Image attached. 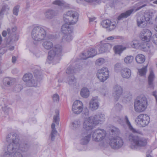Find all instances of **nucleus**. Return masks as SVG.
<instances>
[{
	"label": "nucleus",
	"instance_id": "nucleus-1",
	"mask_svg": "<svg viewBox=\"0 0 157 157\" xmlns=\"http://www.w3.org/2000/svg\"><path fill=\"white\" fill-rule=\"evenodd\" d=\"M6 141L9 144L7 147V151L4 154V157H13V153L16 151L26 152L30 149V145L27 141L19 143V138L16 133H11L6 137Z\"/></svg>",
	"mask_w": 157,
	"mask_h": 157
},
{
	"label": "nucleus",
	"instance_id": "nucleus-2",
	"mask_svg": "<svg viewBox=\"0 0 157 157\" xmlns=\"http://www.w3.org/2000/svg\"><path fill=\"white\" fill-rule=\"evenodd\" d=\"M130 146L131 149L136 150L139 147H144L147 144V140L144 137L138 136H134L132 134L128 137Z\"/></svg>",
	"mask_w": 157,
	"mask_h": 157
},
{
	"label": "nucleus",
	"instance_id": "nucleus-3",
	"mask_svg": "<svg viewBox=\"0 0 157 157\" xmlns=\"http://www.w3.org/2000/svg\"><path fill=\"white\" fill-rule=\"evenodd\" d=\"M79 14L74 8L69 10L63 15L65 22L70 25L75 24L78 21Z\"/></svg>",
	"mask_w": 157,
	"mask_h": 157
},
{
	"label": "nucleus",
	"instance_id": "nucleus-4",
	"mask_svg": "<svg viewBox=\"0 0 157 157\" xmlns=\"http://www.w3.org/2000/svg\"><path fill=\"white\" fill-rule=\"evenodd\" d=\"M147 105V101L146 97L144 95H140L135 100L134 108L135 111L137 113L144 112Z\"/></svg>",
	"mask_w": 157,
	"mask_h": 157
},
{
	"label": "nucleus",
	"instance_id": "nucleus-5",
	"mask_svg": "<svg viewBox=\"0 0 157 157\" xmlns=\"http://www.w3.org/2000/svg\"><path fill=\"white\" fill-rule=\"evenodd\" d=\"M46 32L43 28L39 26L35 27L31 33L32 38L35 40L40 41L44 40L46 37Z\"/></svg>",
	"mask_w": 157,
	"mask_h": 157
},
{
	"label": "nucleus",
	"instance_id": "nucleus-6",
	"mask_svg": "<svg viewBox=\"0 0 157 157\" xmlns=\"http://www.w3.org/2000/svg\"><path fill=\"white\" fill-rule=\"evenodd\" d=\"M62 47L59 45L54 46L52 49L48 52V56L47 60V63H50L51 61L53 59H59L61 55Z\"/></svg>",
	"mask_w": 157,
	"mask_h": 157
},
{
	"label": "nucleus",
	"instance_id": "nucleus-7",
	"mask_svg": "<svg viewBox=\"0 0 157 157\" xmlns=\"http://www.w3.org/2000/svg\"><path fill=\"white\" fill-rule=\"evenodd\" d=\"M140 3L138 2L135 4L133 6V8L128 10L125 13L121 14L118 17L117 19L118 20H121L123 18H126L129 16L133 12H136L142 8L146 6V4H144L140 6Z\"/></svg>",
	"mask_w": 157,
	"mask_h": 157
},
{
	"label": "nucleus",
	"instance_id": "nucleus-8",
	"mask_svg": "<svg viewBox=\"0 0 157 157\" xmlns=\"http://www.w3.org/2000/svg\"><path fill=\"white\" fill-rule=\"evenodd\" d=\"M93 140L96 142L102 141L106 135V131L102 129H97L94 130L91 133Z\"/></svg>",
	"mask_w": 157,
	"mask_h": 157
},
{
	"label": "nucleus",
	"instance_id": "nucleus-9",
	"mask_svg": "<svg viewBox=\"0 0 157 157\" xmlns=\"http://www.w3.org/2000/svg\"><path fill=\"white\" fill-rule=\"evenodd\" d=\"M150 121L149 116L146 114H141L138 116L135 120L136 123L140 127H144L148 125Z\"/></svg>",
	"mask_w": 157,
	"mask_h": 157
},
{
	"label": "nucleus",
	"instance_id": "nucleus-10",
	"mask_svg": "<svg viewBox=\"0 0 157 157\" xmlns=\"http://www.w3.org/2000/svg\"><path fill=\"white\" fill-rule=\"evenodd\" d=\"M124 143L123 140L121 138L117 136L110 139L109 144L112 148L117 149L121 148Z\"/></svg>",
	"mask_w": 157,
	"mask_h": 157
},
{
	"label": "nucleus",
	"instance_id": "nucleus-11",
	"mask_svg": "<svg viewBox=\"0 0 157 157\" xmlns=\"http://www.w3.org/2000/svg\"><path fill=\"white\" fill-rule=\"evenodd\" d=\"M109 74L108 69L103 67L98 70L97 76L101 82H104L108 78Z\"/></svg>",
	"mask_w": 157,
	"mask_h": 157
},
{
	"label": "nucleus",
	"instance_id": "nucleus-12",
	"mask_svg": "<svg viewBox=\"0 0 157 157\" xmlns=\"http://www.w3.org/2000/svg\"><path fill=\"white\" fill-rule=\"evenodd\" d=\"M33 75L30 73L25 74L23 77V80L26 83L27 85L29 86H35L36 84V82L32 79Z\"/></svg>",
	"mask_w": 157,
	"mask_h": 157
},
{
	"label": "nucleus",
	"instance_id": "nucleus-13",
	"mask_svg": "<svg viewBox=\"0 0 157 157\" xmlns=\"http://www.w3.org/2000/svg\"><path fill=\"white\" fill-rule=\"evenodd\" d=\"M89 117L94 125L101 124L102 122L104 121L105 118V115L101 114L96 115Z\"/></svg>",
	"mask_w": 157,
	"mask_h": 157
},
{
	"label": "nucleus",
	"instance_id": "nucleus-14",
	"mask_svg": "<svg viewBox=\"0 0 157 157\" xmlns=\"http://www.w3.org/2000/svg\"><path fill=\"white\" fill-rule=\"evenodd\" d=\"M151 35V33L150 30L144 29L140 33V37L142 40L148 42L150 40Z\"/></svg>",
	"mask_w": 157,
	"mask_h": 157
},
{
	"label": "nucleus",
	"instance_id": "nucleus-15",
	"mask_svg": "<svg viewBox=\"0 0 157 157\" xmlns=\"http://www.w3.org/2000/svg\"><path fill=\"white\" fill-rule=\"evenodd\" d=\"M101 25L103 28L107 29L109 31L113 30L116 26L115 22H112L109 20L103 21L101 22Z\"/></svg>",
	"mask_w": 157,
	"mask_h": 157
},
{
	"label": "nucleus",
	"instance_id": "nucleus-16",
	"mask_svg": "<svg viewBox=\"0 0 157 157\" xmlns=\"http://www.w3.org/2000/svg\"><path fill=\"white\" fill-rule=\"evenodd\" d=\"M123 91V89L120 86L117 85L114 86L113 95L116 101L118 100L122 95Z\"/></svg>",
	"mask_w": 157,
	"mask_h": 157
},
{
	"label": "nucleus",
	"instance_id": "nucleus-17",
	"mask_svg": "<svg viewBox=\"0 0 157 157\" xmlns=\"http://www.w3.org/2000/svg\"><path fill=\"white\" fill-rule=\"evenodd\" d=\"M97 54V51L94 48H91L86 53H82L80 56L81 59H86L89 58L93 57Z\"/></svg>",
	"mask_w": 157,
	"mask_h": 157
},
{
	"label": "nucleus",
	"instance_id": "nucleus-18",
	"mask_svg": "<svg viewBox=\"0 0 157 157\" xmlns=\"http://www.w3.org/2000/svg\"><path fill=\"white\" fill-rule=\"evenodd\" d=\"M99 106V103L98 97H93L90 102V108L92 110L97 109Z\"/></svg>",
	"mask_w": 157,
	"mask_h": 157
},
{
	"label": "nucleus",
	"instance_id": "nucleus-19",
	"mask_svg": "<svg viewBox=\"0 0 157 157\" xmlns=\"http://www.w3.org/2000/svg\"><path fill=\"white\" fill-rule=\"evenodd\" d=\"M94 124L89 117L85 120L83 123V128L86 131H89L92 129L94 127Z\"/></svg>",
	"mask_w": 157,
	"mask_h": 157
},
{
	"label": "nucleus",
	"instance_id": "nucleus-20",
	"mask_svg": "<svg viewBox=\"0 0 157 157\" xmlns=\"http://www.w3.org/2000/svg\"><path fill=\"white\" fill-rule=\"evenodd\" d=\"M155 78V75L152 70H151L148 78L147 88L151 89L153 90L155 85L153 81Z\"/></svg>",
	"mask_w": 157,
	"mask_h": 157
},
{
	"label": "nucleus",
	"instance_id": "nucleus-21",
	"mask_svg": "<svg viewBox=\"0 0 157 157\" xmlns=\"http://www.w3.org/2000/svg\"><path fill=\"white\" fill-rule=\"evenodd\" d=\"M112 48V45L109 44L104 43L101 44L99 48V51L100 53H103L109 52Z\"/></svg>",
	"mask_w": 157,
	"mask_h": 157
},
{
	"label": "nucleus",
	"instance_id": "nucleus-22",
	"mask_svg": "<svg viewBox=\"0 0 157 157\" xmlns=\"http://www.w3.org/2000/svg\"><path fill=\"white\" fill-rule=\"evenodd\" d=\"M69 23H67L62 26L61 31L63 34L71 33L72 32V28L69 25Z\"/></svg>",
	"mask_w": 157,
	"mask_h": 157
},
{
	"label": "nucleus",
	"instance_id": "nucleus-23",
	"mask_svg": "<svg viewBox=\"0 0 157 157\" xmlns=\"http://www.w3.org/2000/svg\"><path fill=\"white\" fill-rule=\"evenodd\" d=\"M137 22L138 26L140 28H144L147 25L146 22L143 15L137 17Z\"/></svg>",
	"mask_w": 157,
	"mask_h": 157
},
{
	"label": "nucleus",
	"instance_id": "nucleus-24",
	"mask_svg": "<svg viewBox=\"0 0 157 157\" xmlns=\"http://www.w3.org/2000/svg\"><path fill=\"white\" fill-rule=\"evenodd\" d=\"M81 139L80 140V143L82 145H86L89 142L90 138V135L85 133L82 134Z\"/></svg>",
	"mask_w": 157,
	"mask_h": 157
},
{
	"label": "nucleus",
	"instance_id": "nucleus-25",
	"mask_svg": "<svg viewBox=\"0 0 157 157\" xmlns=\"http://www.w3.org/2000/svg\"><path fill=\"white\" fill-rule=\"evenodd\" d=\"M121 74L123 78H128L131 75V70L128 68H123L121 70Z\"/></svg>",
	"mask_w": 157,
	"mask_h": 157
},
{
	"label": "nucleus",
	"instance_id": "nucleus-26",
	"mask_svg": "<svg viewBox=\"0 0 157 157\" xmlns=\"http://www.w3.org/2000/svg\"><path fill=\"white\" fill-rule=\"evenodd\" d=\"M76 108H81L82 109H83V105L81 101L76 100L74 102L72 107V110L73 112H77V111H76Z\"/></svg>",
	"mask_w": 157,
	"mask_h": 157
},
{
	"label": "nucleus",
	"instance_id": "nucleus-27",
	"mask_svg": "<svg viewBox=\"0 0 157 157\" xmlns=\"http://www.w3.org/2000/svg\"><path fill=\"white\" fill-rule=\"evenodd\" d=\"M45 17L49 19L53 18L56 15L55 11L52 10H48L45 13Z\"/></svg>",
	"mask_w": 157,
	"mask_h": 157
},
{
	"label": "nucleus",
	"instance_id": "nucleus-28",
	"mask_svg": "<svg viewBox=\"0 0 157 157\" xmlns=\"http://www.w3.org/2000/svg\"><path fill=\"white\" fill-rule=\"evenodd\" d=\"M125 120L130 130L134 133L141 134V132L138 130H136L133 128L131 125L130 122H129L128 118L127 116L125 117Z\"/></svg>",
	"mask_w": 157,
	"mask_h": 157
},
{
	"label": "nucleus",
	"instance_id": "nucleus-29",
	"mask_svg": "<svg viewBox=\"0 0 157 157\" xmlns=\"http://www.w3.org/2000/svg\"><path fill=\"white\" fill-rule=\"evenodd\" d=\"M15 82L16 79L15 78L10 77L5 78L3 79L4 83L7 86L13 85Z\"/></svg>",
	"mask_w": 157,
	"mask_h": 157
},
{
	"label": "nucleus",
	"instance_id": "nucleus-30",
	"mask_svg": "<svg viewBox=\"0 0 157 157\" xmlns=\"http://www.w3.org/2000/svg\"><path fill=\"white\" fill-rule=\"evenodd\" d=\"M80 94L82 97L86 98L89 96L90 92L88 89L84 87L81 90Z\"/></svg>",
	"mask_w": 157,
	"mask_h": 157
},
{
	"label": "nucleus",
	"instance_id": "nucleus-31",
	"mask_svg": "<svg viewBox=\"0 0 157 157\" xmlns=\"http://www.w3.org/2000/svg\"><path fill=\"white\" fill-rule=\"evenodd\" d=\"M55 127V124L53 123L51 125V128L52 129V130L50 135L51 139L52 141L54 140L55 138V137L57 133V132L56 130Z\"/></svg>",
	"mask_w": 157,
	"mask_h": 157
},
{
	"label": "nucleus",
	"instance_id": "nucleus-32",
	"mask_svg": "<svg viewBox=\"0 0 157 157\" xmlns=\"http://www.w3.org/2000/svg\"><path fill=\"white\" fill-rule=\"evenodd\" d=\"M136 62L138 63H142L145 61V58L144 55L141 54L137 55L135 57Z\"/></svg>",
	"mask_w": 157,
	"mask_h": 157
},
{
	"label": "nucleus",
	"instance_id": "nucleus-33",
	"mask_svg": "<svg viewBox=\"0 0 157 157\" xmlns=\"http://www.w3.org/2000/svg\"><path fill=\"white\" fill-rule=\"evenodd\" d=\"M113 49L115 53L120 54L123 50L126 49V48L121 45H117L114 47Z\"/></svg>",
	"mask_w": 157,
	"mask_h": 157
},
{
	"label": "nucleus",
	"instance_id": "nucleus-34",
	"mask_svg": "<svg viewBox=\"0 0 157 157\" xmlns=\"http://www.w3.org/2000/svg\"><path fill=\"white\" fill-rule=\"evenodd\" d=\"M42 45L44 48L47 50L50 49L53 46V44L49 41H44Z\"/></svg>",
	"mask_w": 157,
	"mask_h": 157
},
{
	"label": "nucleus",
	"instance_id": "nucleus-35",
	"mask_svg": "<svg viewBox=\"0 0 157 157\" xmlns=\"http://www.w3.org/2000/svg\"><path fill=\"white\" fill-rule=\"evenodd\" d=\"M67 82L70 85L73 84L76 82V79L73 75H71L68 76Z\"/></svg>",
	"mask_w": 157,
	"mask_h": 157
},
{
	"label": "nucleus",
	"instance_id": "nucleus-36",
	"mask_svg": "<svg viewBox=\"0 0 157 157\" xmlns=\"http://www.w3.org/2000/svg\"><path fill=\"white\" fill-rule=\"evenodd\" d=\"M81 124V122L79 121H75L72 123V128L74 130L77 129L80 127Z\"/></svg>",
	"mask_w": 157,
	"mask_h": 157
},
{
	"label": "nucleus",
	"instance_id": "nucleus-37",
	"mask_svg": "<svg viewBox=\"0 0 157 157\" xmlns=\"http://www.w3.org/2000/svg\"><path fill=\"white\" fill-rule=\"evenodd\" d=\"M78 70L77 69L71 66L68 67L67 68L66 72L67 73L70 74L75 73Z\"/></svg>",
	"mask_w": 157,
	"mask_h": 157
},
{
	"label": "nucleus",
	"instance_id": "nucleus-38",
	"mask_svg": "<svg viewBox=\"0 0 157 157\" xmlns=\"http://www.w3.org/2000/svg\"><path fill=\"white\" fill-rule=\"evenodd\" d=\"M152 14L150 12H147L144 13V20L147 21H149L152 18Z\"/></svg>",
	"mask_w": 157,
	"mask_h": 157
},
{
	"label": "nucleus",
	"instance_id": "nucleus-39",
	"mask_svg": "<svg viewBox=\"0 0 157 157\" xmlns=\"http://www.w3.org/2000/svg\"><path fill=\"white\" fill-rule=\"evenodd\" d=\"M64 35L63 38V40L69 42L72 40V37L71 33L64 34Z\"/></svg>",
	"mask_w": 157,
	"mask_h": 157
},
{
	"label": "nucleus",
	"instance_id": "nucleus-40",
	"mask_svg": "<svg viewBox=\"0 0 157 157\" xmlns=\"http://www.w3.org/2000/svg\"><path fill=\"white\" fill-rule=\"evenodd\" d=\"M134 57L132 56H127L124 59V62L126 63H131L133 61Z\"/></svg>",
	"mask_w": 157,
	"mask_h": 157
},
{
	"label": "nucleus",
	"instance_id": "nucleus-41",
	"mask_svg": "<svg viewBox=\"0 0 157 157\" xmlns=\"http://www.w3.org/2000/svg\"><path fill=\"white\" fill-rule=\"evenodd\" d=\"M59 111L57 110L56 111V115H54L53 117V122L58 124H59Z\"/></svg>",
	"mask_w": 157,
	"mask_h": 157
},
{
	"label": "nucleus",
	"instance_id": "nucleus-42",
	"mask_svg": "<svg viewBox=\"0 0 157 157\" xmlns=\"http://www.w3.org/2000/svg\"><path fill=\"white\" fill-rule=\"evenodd\" d=\"M119 130L117 128L113 127L110 129V134L111 135H115L118 134Z\"/></svg>",
	"mask_w": 157,
	"mask_h": 157
},
{
	"label": "nucleus",
	"instance_id": "nucleus-43",
	"mask_svg": "<svg viewBox=\"0 0 157 157\" xmlns=\"http://www.w3.org/2000/svg\"><path fill=\"white\" fill-rule=\"evenodd\" d=\"M9 10V7L8 5L3 6L0 12V14H3L5 11H8Z\"/></svg>",
	"mask_w": 157,
	"mask_h": 157
},
{
	"label": "nucleus",
	"instance_id": "nucleus-44",
	"mask_svg": "<svg viewBox=\"0 0 157 157\" xmlns=\"http://www.w3.org/2000/svg\"><path fill=\"white\" fill-rule=\"evenodd\" d=\"M131 45L132 47L134 48H138L140 46V43L137 40H135L131 43Z\"/></svg>",
	"mask_w": 157,
	"mask_h": 157
},
{
	"label": "nucleus",
	"instance_id": "nucleus-45",
	"mask_svg": "<svg viewBox=\"0 0 157 157\" xmlns=\"http://www.w3.org/2000/svg\"><path fill=\"white\" fill-rule=\"evenodd\" d=\"M147 71L146 67H143L142 69H139L138 70V72L139 75L141 76L144 75H145Z\"/></svg>",
	"mask_w": 157,
	"mask_h": 157
},
{
	"label": "nucleus",
	"instance_id": "nucleus-46",
	"mask_svg": "<svg viewBox=\"0 0 157 157\" xmlns=\"http://www.w3.org/2000/svg\"><path fill=\"white\" fill-rule=\"evenodd\" d=\"M105 60L104 59L101 58L98 59L96 61V64L97 65L100 66L104 63Z\"/></svg>",
	"mask_w": 157,
	"mask_h": 157
},
{
	"label": "nucleus",
	"instance_id": "nucleus-47",
	"mask_svg": "<svg viewBox=\"0 0 157 157\" xmlns=\"http://www.w3.org/2000/svg\"><path fill=\"white\" fill-rule=\"evenodd\" d=\"M54 4L57 5L59 6H62L64 5V3L62 1L60 0H56L53 2Z\"/></svg>",
	"mask_w": 157,
	"mask_h": 157
},
{
	"label": "nucleus",
	"instance_id": "nucleus-48",
	"mask_svg": "<svg viewBox=\"0 0 157 157\" xmlns=\"http://www.w3.org/2000/svg\"><path fill=\"white\" fill-rule=\"evenodd\" d=\"M19 8V6H15L13 9V14L16 15H18V12Z\"/></svg>",
	"mask_w": 157,
	"mask_h": 157
},
{
	"label": "nucleus",
	"instance_id": "nucleus-49",
	"mask_svg": "<svg viewBox=\"0 0 157 157\" xmlns=\"http://www.w3.org/2000/svg\"><path fill=\"white\" fill-rule=\"evenodd\" d=\"M121 64L120 63H117L115 65V70L117 72H119L121 70Z\"/></svg>",
	"mask_w": 157,
	"mask_h": 157
},
{
	"label": "nucleus",
	"instance_id": "nucleus-50",
	"mask_svg": "<svg viewBox=\"0 0 157 157\" xmlns=\"http://www.w3.org/2000/svg\"><path fill=\"white\" fill-rule=\"evenodd\" d=\"M89 115V111L87 109L85 108L83 111L82 116L85 118L86 117Z\"/></svg>",
	"mask_w": 157,
	"mask_h": 157
},
{
	"label": "nucleus",
	"instance_id": "nucleus-51",
	"mask_svg": "<svg viewBox=\"0 0 157 157\" xmlns=\"http://www.w3.org/2000/svg\"><path fill=\"white\" fill-rule=\"evenodd\" d=\"M52 98L54 102H58L59 100V96L57 94H55L53 96Z\"/></svg>",
	"mask_w": 157,
	"mask_h": 157
},
{
	"label": "nucleus",
	"instance_id": "nucleus-52",
	"mask_svg": "<svg viewBox=\"0 0 157 157\" xmlns=\"http://www.w3.org/2000/svg\"><path fill=\"white\" fill-rule=\"evenodd\" d=\"M21 86L19 84L16 85L14 88V90L17 92H20L21 90Z\"/></svg>",
	"mask_w": 157,
	"mask_h": 157
},
{
	"label": "nucleus",
	"instance_id": "nucleus-53",
	"mask_svg": "<svg viewBox=\"0 0 157 157\" xmlns=\"http://www.w3.org/2000/svg\"><path fill=\"white\" fill-rule=\"evenodd\" d=\"M152 40L154 43L157 44V33L154 35L152 36Z\"/></svg>",
	"mask_w": 157,
	"mask_h": 157
},
{
	"label": "nucleus",
	"instance_id": "nucleus-54",
	"mask_svg": "<svg viewBox=\"0 0 157 157\" xmlns=\"http://www.w3.org/2000/svg\"><path fill=\"white\" fill-rule=\"evenodd\" d=\"M101 92L104 96H105L108 94V91L107 89H102L101 90Z\"/></svg>",
	"mask_w": 157,
	"mask_h": 157
},
{
	"label": "nucleus",
	"instance_id": "nucleus-55",
	"mask_svg": "<svg viewBox=\"0 0 157 157\" xmlns=\"http://www.w3.org/2000/svg\"><path fill=\"white\" fill-rule=\"evenodd\" d=\"M152 95L155 97L157 104V91L156 90L153 91L152 93Z\"/></svg>",
	"mask_w": 157,
	"mask_h": 157
},
{
	"label": "nucleus",
	"instance_id": "nucleus-56",
	"mask_svg": "<svg viewBox=\"0 0 157 157\" xmlns=\"http://www.w3.org/2000/svg\"><path fill=\"white\" fill-rule=\"evenodd\" d=\"M37 74V73H36V72H35V76L36 77V78H37V80H39L40 78H41V75L39 72V71L38 72Z\"/></svg>",
	"mask_w": 157,
	"mask_h": 157
},
{
	"label": "nucleus",
	"instance_id": "nucleus-57",
	"mask_svg": "<svg viewBox=\"0 0 157 157\" xmlns=\"http://www.w3.org/2000/svg\"><path fill=\"white\" fill-rule=\"evenodd\" d=\"M115 108L118 110H120L122 108V106L119 103L117 104L115 106Z\"/></svg>",
	"mask_w": 157,
	"mask_h": 157
},
{
	"label": "nucleus",
	"instance_id": "nucleus-58",
	"mask_svg": "<svg viewBox=\"0 0 157 157\" xmlns=\"http://www.w3.org/2000/svg\"><path fill=\"white\" fill-rule=\"evenodd\" d=\"M76 111H77V112H74V113L76 114H79L82 111L83 109H82L81 108H76Z\"/></svg>",
	"mask_w": 157,
	"mask_h": 157
},
{
	"label": "nucleus",
	"instance_id": "nucleus-59",
	"mask_svg": "<svg viewBox=\"0 0 157 157\" xmlns=\"http://www.w3.org/2000/svg\"><path fill=\"white\" fill-rule=\"evenodd\" d=\"M4 112L8 114L9 112H11V109L9 108H5L4 109Z\"/></svg>",
	"mask_w": 157,
	"mask_h": 157
},
{
	"label": "nucleus",
	"instance_id": "nucleus-60",
	"mask_svg": "<svg viewBox=\"0 0 157 157\" xmlns=\"http://www.w3.org/2000/svg\"><path fill=\"white\" fill-rule=\"evenodd\" d=\"M114 120L115 121H117L119 123H120L121 122V119L120 117H117L114 118Z\"/></svg>",
	"mask_w": 157,
	"mask_h": 157
},
{
	"label": "nucleus",
	"instance_id": "nucleus-61",
	"mask_svg": "<svg viewBox=\"0 0 157 157\" xmlns=\"http://www.w3.org/2000/svg\"><path fill=\"white\" fill-rule=\"evenodd\" d=\"M117 38V36H109V37H108L107 38V40H113L115 38Z\"/></svg>",
	"mask_w": 157,
	"mask_h": 157
},
{
	"label": "nucleus",
	"instance_id": "nucleus-62",
	"mask_svg": "<svg viewBox=\"0 0 157 157\" xmlns=\"http://www.w3.org/2000/svg\"><path fill=\"white\" fill-rule=\"evenodd\" d=\"M16 60V57L14 56H13L12 59V62L13 63H15Z\"/></svg>",
	"mask_w": 157,
	"mask_h": 157
},
{
	"label": "nucleus",
	"instance_id": "nucleus-63",
	"mask_svg": "<svg viewBox=\"0 0 157 157\" xmlns=\"http://www.w3.org/2000/svg\"><path fill=\"white\" fill-rule=\"evenodd\" d=\"M6 34H7V32H6V31H3V32H2V36L4 37H6Z\"/></svg>",
	"mask_w": 157,
	"mask_h": 157
},
{
	"label": "nucleus",
	"instance_id": "nucleus-64",
	"mask_svg": "<svg viewBox=\"0 0 157 157\" xmlns=\"http://www.w3.org/2000/svg\"><path fill=\"white\" fill-rule=\"evenodd\" d=\"M96 19V18L95 17H92V18H89V21L90 22H92L94 20Z\"/></svg>",
	"mask_w": 157,
	"mask_h": 157
}]
</instances>
